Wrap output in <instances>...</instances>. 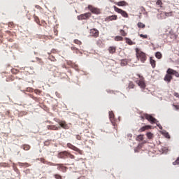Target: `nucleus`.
<instances>
[{
    "instance_id": "1",
    "label": "nucleus",
    "mask_w": 179,
    "mask_h": 179,
    "mask_svg": "<svg viewBox=\"0 0 179 179\" xmlns=\"http://www.w3.org/2000/svg\"><path fill=\"white\" fill-rule=\"evenodd\" d=\"M166 73L167 74L164 77V81L168 83H170V80H172V76H174L175 78H179V73L171 69H168V70L166 71Z\"/></svg>"
},
{
    "instance_id": "2",
    "label": "nucleus",
    "mask_w": 179,
    "mask_h": 179,
    "mask_svg": "<svg viewBox=\"0 0 179 179\" xmlns=\"http://www.w3.org/2000/svg\"><path fill=\"white\" fill-rule=\"evenodd\" d=\"M67 158L73 159H76V156H73L71 152H69V151H62L57 153V159H65Z\"/></svg>"
},
{
    "instance_id": "3",
    "label": "nucleus",
    "mask_w": 179,
    "mask_h": 179,
    "mask_svg": "<svg viewBox=\"0 0 179 179\" xmlns=\"http://www.w3.org/2000/svg\"><path fill=\"white\" fill-rule=\"evenodd\" d=\"M136 57L143 63H145V61L147 60V56L145 55V52H142L138 49H136Z\"/></svg>"
},
{
    "instance_id": "4",
    "label": "nucleus",
    "mask_w": 179,
    "mask_h": 179,
    "mask_svg": "<svg viewBox=\"0 0 179 179\" xmlns=\"http://www.w3.org/2000/svg\"><path fill=\"white\" fill-rule=\"evenodd\" d=\"M141 120H148V122H150V123L154 124L156 123V119H155L152 115L148 114H144L142 116H141Z\"/></svg>"
},
{
    "instance_id": "5",
    "label": "nucleus",
    "mask_w": 179,
    "mask_h": 179,
    "mask_svg": "<svg viewBox=\"0 0 179 179\" xmlns=\"http://www.w3.org/2000/svg\"><path fill=\"white\" fill-rule=\"evenodd\" d=\"M87 9H89L91 13H93L94 15H100V13H101L100 8H96L92 5H88Z\"/></svg>"
},
{
    "instance_id": "6",
    "label": "nucleus",
    "mask_w": 179,
    "mask_h": 179,
    "mask_svg": "<svg viewBox=\"0 0 179 179\" xmlns=\"http://www.w3.org/2000/svg\"><path fill=\"white\" fill-rule=\"evenodd\" d=\"M92 17V13H86L77 16L78 20H87Z\"/></svg>"
},
{
    "instance_id": "7",
    "label": "nucleus",
    "mask_w": 179,
    "mask_h": 179,
    "mask_svg": "<svg viewBox=\"0 0 179 179\" xmlns=\"http://www.w3.org/2000/svg\"><path fill=\"white\" fill-rule=\"evenodd\" d=\"M66 148L71 150H73V152L78 153V155H82V150L76 147V145H73V144L71 143H66Z\"/></svg>"
},
{
    "instance_id": "8",
    "label": "nucleus",
    "mask_w": 179,
    "mask_h": 179,
    "mask_svg": "<svg viewBox=\"0 0 179 179\" xmlns=\"http://www.w3.org/2000/svg\"><path fill=\"white\" fill-rule=\"evenodd\" d=\"M138 78H141V80H136V84L138 87H141V89H145V79L142 78L140 75H138Z\"/></svg>"
},
{
    "instance_id": "9",
    "label": "nucleus",
    "mask_w": 179,
    "mask_h": 179,
    "mask_svg": "<svg viewBox=\"0 0 179 179\" xmlns=\"http://www.w3.org/2000/svg\"><path fill=\"white\" fill-rule=\"evenodd\" d=\"M115 12L117 13H120L123 17H128V13H127L124 10L121 8H117V6H114Z\"/></svg>"
},
{
    "instance_id": "10",
    "label": "nucleus",
    "mask_w": 179,
    "mask_h": 179,
    "mask_svg": "<svg viewBox=\"0 0 179 179\" xmlns=\"http://www.w3.org/2000/svg\"><path fill=\"white\" fill-rule=\"evenodd\" d=\"M57 124H59V127H62V129H69V124H66V122L64 120L57 121Z\"/></svg>"
},
{
    "instance_id": "11",
    "label": "nucleus",
    "mask_w": 179,
    "mask_h": 179,
    "mask_svg": "<svg viewBox=\"0 0 179 179\" xmlns=\"http://www.w3.org/2000/svg\"><path fill=\"white\" fill-rule=\"evenodd\" d=\"M45 129H48V130L50 131H59V129H64V128H62V127H57L55 125H48V126H45Z\"/></svg>"
},
{
    "instance_id": "12",
    "label": "nucleus",
    "mask_w": 179,
    "mask_h": 179,
    "mask_svg": "<svg viewBox=\"0 0 179 179\" xmlns=\"http://www.w3.org/2000/svg\"><path fill=\"white\" fill-rule=\"evenodd\" d=\"M90 36H92V37H95L97 38L99 37V30H97L96 29H90Z\"/></svg>"
},
{
    "instance_id": "13",
    "label": "nucleus",
    "mask_w": 179,
    "mask_h": 179,
    "mask_svg": "<svg viewBox=\"0 0 179 179\" xmlns=\"http://www.w3.org/2000/svg\"><path fill=\"white\" fill-rule=\"evenodd\" d=\"M108 118L110 119V123L113 124V126H115V114L112 113V111L108 112Z\"/></svg>"
},
{
    "instance_id": "14",
    "label": "nucleus",
    "mask_w": 179,
    "mask_h": 179,
    "mask_svg": "<svg viewBox=\"0 0 179 179\" xmlns=\"http://www.w3.org/2000/svg\"><path fill=\"white\" fill-rule=\"evenodd\" d=\"M150 129H152V126L145 125L143 126V127H141V129H138V132H145V131L149 130Z\"/></svg>"
},
{
    "instance_id": "15",
    "label": "nucleus",
    "mask_w": 179,
    "mask_h": 179,
    "mask_svg": "<svg viewBox=\"0 0 179 179\" xmlns=\"http://www.w3.org/2000/svg\"><path fill=\"white\" fill-rule=\"evenodd\" d=\"M117 16L116 15H113L110 16L106 17L105 19L106 22H111V20H117Z\"/></svg>"
},
{
    "instance_id": "16",
    "label": "nucleus",
    "mask_w": 179,
    "mask_h": 179,
    "mask_svg": "<svg viewBox=\"0 0 179 179\" xmlns=\"http://www.w3.org/2000/svg\"><path fill=\"white\" fill-rule=\"evenodd\" d=\"M43 164H48V166H57V167L64 166V164H55L52 162L43 163Z\"/></svg>"
},
{
    "instance_id": "17",
    "label": "nucleus",
    "mask_w": 179,
    "mask_h": 179,
    "mask_svg": "<svg viewBox=\"0 0 179 179\" xmlns=\"http://www.w3.org/2000/svg\"><path fill=\"white\" fill-rule=\"evenodd\" d=\"M169 34H170V38L172 40H176V38H177V34L174 33V31L173 29H171V31H169Z\"/></svg>"
},
{
    "instance_id": "18",
    "label": "nucleus",
    "mask_w": 179,
    "mask_h": 179,
    "mask_svg": "<svg viewBox=\"0 0 179 179\" xmlns=\"http://www.w3.org/2000/svg\"><path fill=\"white\" fill-rule=\"evenodd\" d=\"M117 6H127L128 5V3L125 1H119L117 3Z\"/></svg>"
},
{
    "instance_id": "19",
    "label": "nucleus",
    "mask_w": 179,
    "mask_h": 179,
    "mask_svg": "<svg viewBox=\"0 0 179 179\" xmlns=\"http://www.w3.org/2000/svg\"><path fill=\"white\" fill-rule=\"evenodd\" d=\"M34 22H36L37 24H38L39 26H41V23L40 22V18H38L37 15H34Z\"/></svg>"
},
{
    "instance_id": "20",
    "label": "nucleus",
    "mask_w": 179,
    "mask_h": 179,
    "mask_svg": "<svg viewBox=\"0 0 179 179\" xmlns=\"http://www.w3.org/2000/svg\"><path fill=\"white\" fill-rule=\"evenodd\" d=\"M150 65L152 66V68L156 67V61H154L153 59L150 58Z\"/></svg>"
},
{
    "instance_id": "21",
    "label": "nucleus",
    "mask_w": 179,
    "mask_h": 179,
    "mask_svg": "<svg viewBox=\"0 0 179 179\" xmlns=\"http://www.w3.org/2000/svg\"><path fill=\"white\" fill-rule=\"evenodd\" d=\"M125 40H126L127 44H129V45H132L135 44V43H134L132 41V40H131L130 38H125Z\"/></svg>"
},
{
    "instance_id": "22",
    "label": "nucleus",
    "mask_w": 179,
    "mask_h": 179,
    "mask_svg": "<svg viewBox=\"0 0 179 179\" xmlns=\"http://www.w3.org/2000/svg\"><path fill=\"white\" fill-rule=\"evenodd\" d=\"M137 26L138 29H145L146 27V25L142 22H138Z\"/></svg>"
},
{
    "instance_id": "23",
    "label": "nucleus",
    "mask_w": 179,
    "mask_h": 179,
    "mask_svg": "<svg viewBox=\"0 0 179 179\" xmlns=\"http://www.w3.org/2000/svg\"><path fill=\"white\" fill-rule=\"evenodd\" d=\"M57 171H62V173H66V166H57Z\"/></svg>"
},
{
    "instance_id": "24",
    "label": "nucleus",
    "mask_w": 179,
    "mask_h": 179,
    "mask_svg": "<svg viewBox=\"0 0 179 179\" xmlns=\"http://www.w3.org/2000/svg\"><path fill=\"white\" fill-rule=\"evenodd\" d=\"M20 148H22V150H25V151H27L29 150V148H30V146H29V145H22V146H20Z\"/></svg>"
},
{
    "instance_id": "25",
    "label": "nucleus",
    "mask_w": 179,
    "mask_h": 179,
    "mask_svg": "<svg viewBox=\"0 0 179 179\" xmlns=\"http://www.w3.org/2000/svg\"><path fill=\"white\" fill-rule=\"evenodd\" d=\"M164 19H166V17H169L170 16H173V12H169V13H164Z\"/></svg>"
},
{
    "instance_id": "26",
    "label": "nucleus",
    "mask_w": 179,
    "mask_h": 179,
    "mask_svg": "<svg viewBox=\"0 0 179 179\" xmlns=\"http://www.w3.org/2000/svg\"><path fill=\"white\" fill-rule=\"evenodd\" d=\"M108 52H110V54L115 53V47L110 46L108 48Z\"/></svg>"
},
{
    "instance_id": "27",
    "label": "nucleus",
    "mask_w": 179,
    "mask_h": 179,
    "mask_svg": "<svg viewBox=\"0 0 179 179\" xmlns=\"http://www.w3.org/2000/svg\"><path fill=\"white\" fill-rule=\"evenodd\" d=\"M145 136H148V139H152L154 137V134H152V132H148Z\"/></svg>"
},
{
    "instance_id": "28",
    "label": "nucleus",
    "mask_w": 179,
    "mask_h": 179,
    "mask_svg": "<svg viewBox=\"0 0 179 179\" xmlns=\"http://www.w3.org/2000/svg\"><path fill=\"white\" fill-rule=\"evenodd\" d=\"M154 57H157L158 59H161V52H157V53L154 54Z\"/></svg>"
},
{
    "instance_id": "29",
    "label": "nucleus",
    "mask_w": 179,
    "mask_h": 179,
    "mask_svg": "<svg viewBox=\"0 0 179 179\" xmlns=\"http://www.w3.org/2000/svg\"><path fill=\"white\" fill-rule=\"evenodd\" d=\"M135 87V85H133L132 82H129V87H127V89L131 90V89H133V87Z\"/></svg>"
},
{
    "instance_id": "30",
    "label": "nucleus",
    "mask_w": 179,
    "mask_h": 179,
    "mask_svg": "<svg viewBox=\"0 0 179 179\" xmlns=\"http://www.w3.org/2000/svg\"><path fill=\"white\" fill-rule=\"evenodd\" d=\"M126 64H127V62H126V59H122L121 63H120V65L122 66H125Z\"/></svg>"
},
{
    "instance_id": "31",
    "label": "nucleus",
    "mask_w": 179,
    "mask_h": 179,
    "mask_svg": "<svg viewBox=\"0 0 179 179\" xmlns=\"http://www.w3.org/2000/svg\"><path fill=\"white\" fill-rule=\"evenodd\" d=\"M179 165V157H178V159H175V162H173V166Z\"/></svg>"
},
{
    "instance_id": "32",
    "label": "nucleus",
    "mask_w": 179,
    "mask_h": 179,
    "mask_svg": "<svg viewBox=\"0 0 179 179\" xmlns=\"http://www.w3.org/2000/svg\"><path fill=\"white\" fill-rule=\"evenodd\" d=\"M52 177H54L55 179H62V176H60L59 174L52 175Z\"/></svg>"
},
{
    "instance_id": "33",
    "label": "nucleus",
    "mask_w": 179,
    "mask_h": 179,
    "mask_svg": "<svg viewBox=\"0 0 179 179\" xmlns=\"http://www.w3.org/2000/svg\"><path fill=\"white\" fill-rule=\"evenodd\" d=\"M136 141L138 142L142 141V135H138V136L136 137Z\"/></svg>"
},
{
    "instance_id": "34",
    "label": "nucleus",
    "mask_w": 179,
    "mask_h": 179,
    "mask_svg": "<svg viewBox=\"0 0 179 179\" xmlns=\"http://www.w3.org/2000/svg\"><path fill=\"white\" fill-rule=\"evenodd\" d=\"M74 44H77L78 45H80L82 44V42L78 39L74 40Z\"/></svg>"
},
{
    "instance_id": "35",
    "label": "nucleus",
    "mask_w": 179,
    "mask_h": 179,
    "mask_svg": "<svg viewBox=\"0 0 179 179\" xmlns=\"http://www.w3.org/2000/svg\"><path fill=\"white\" fill-rule=\"evenodd\" d=\"M115 41H122V36H116L115 38Z\"/></svg>"
},
{
    "instance_id": "36",
    "label": "nucleus",
    "mask_w": 179,
    "mask_h": 179,
    "mask_svg": "<svg viewBox=\"0 0 179 179\" xmlns=\"http://www.w3.org/2000/svg\"><path fill=\"white\" fill-rule=\"evenodd\" d=\"M120 34L121 36H123L124 37H125V36H127V32H125V31H124L123 29H121Z\"/></svg>"
},
{
    "instance_id": "37",
    "label": "nucleus",
    "mask_w": 179,
    "mask_h": 179,
    "mask_svg": "<svg viewBox=\"0 0 179 179\" xmlns=\"http://www.w3.org/2000/svg\"><path fill=\"white\" fill-rule=\"evenodd\" d=\"M156 5H159V6H162V5H163V2L162 1V0H157L156 2Z\"/></svg>"
},
{
    "instance_id": "38",
    "label": "nucleus",
    "mask_w": 179,
    "mask_h": 179,
    "mask_svg": "<svg viewBox=\"0 0 179 179\" xmlns=\"http://www.w3.org/2000/svg\"><path fill=\"white\" fill-rule=\"evenodd\" d=\"M40 162H41L42 164L51 163L48 161H45V159L43 158L40 159Z\"/></svg>"
},
{
    "instance_id": "39",
    "label": "nucleus",
    "mask_w": 179,
    "mask_h": 179,
    "mask_svg": "<svg viewBox=\"0 0 179 179\" xmlns=\"http://www.w3.org/2000/svg\"><path fill=\"white\" fill-rule=\"evenodd\" d=\"M6 163L1 162L0 163V168H6Z\"/></svg>"
},
{
    "instance_id": "40",
    "label": "nucleus",
    "mask_w": 179,
    "mask_h": 179,
    "mask_svg": "<svg viewBox=\"0 0 179 179\" xmlns=\"http://www.w3.org/2000/svg\"><path fill=\"white\" fill-rule=\"evenodd\" d=\"M48 59L50 60V62H55V57H52V56H49Z\"/></svg>"
},
{
    "instance_id": "41",
    "label": "nucleus",
    "mask_w": 179,
    "mask_h": 179,
    "mask_svg": "<svg viewBox=\"0 0 179 179\" xmlns=\"http://www.w3.org/2000/svg\"><path fill=\"white\" fill-rule=\"evenodd\" d=\"M140 37H141L142 38H148V35H143V34H140L139 35Z\"/></svg>"
},
{
    "instance_id": "42",
    "label": "nucleus",
    "mask_w": 179,
    "mask_h": 179,
    "mask_svg": "<svg viewBox=\"0 0 179 179\" xmlns=\"http://www.w3.org/2000/svg\"><path fill=\"white\" fill-rule=\"evenodd\" d=\"M13 25H14L13 22H8V27H13Z\"/></svg>"
},
{
    "instance_id": "43",
    "label": "nucleus",
    "mask_w": 179,
    "mask_h": 179,
    "mask_svg": "<svg viewBox=\"0 0 179 179\" xmlns=\"http://www.w3.org/2000/svg\"><path fill=\"white\" fill-rule=\"evenodd\" d=\"M11 73L13 74H17V70L16 69H11Z\"/></svg>"
},
{
    "instance_id": "44",
    "label": "nucleus",
    "mask_w": 179,
    "mask_h": 179,
    "mask_svg": "<svg viewBox=\"0 0 179 179\" xmlns=\"http://www.w3.org/2000/svg\"><path fill=\"white\" fill-rule=\"evenodd\" d=\"M173 95H174L175 97L179 99V93L175 92L174 94H173Z\"/></svg>"
},
{
    "instance_id": "45",
    "label": "nucleus",
    "mask_w": 179,
    "mask_h": 179,
    "mask_svg": "<svg viewBox=\"0 0 179 179\" xmlns=\"http://www.w3.org/2000/svg\"><path fill=\"white\" fill-rule=\"evenodd\" d=\"M173 107L175 108V110H179V106L178 105H173Z\"/></svg>"
},
{
    "instance_id": "46",
    "label": "nucleus",
    "mask_w": 179,
    "mask_h": 179,
    "mask_svg": "<svg viewBox=\"0 0 179 179\" xmlns=\"http://www.w3.org/2000/svg\"><path fill=\"white\" fill-rule=\"evenodd\" d=\"M35 8H36V9H39V10L42 9V8H41V6H38V5H36V6H35Z\"/></svg>"
},
{
    "instance_id": "47",
    "label": "nucleus",
    "mask_w": 179,
    "mask_h": 179,
    "mask_svg": "<svg viewBox=\"0 0 179 179\" xmlns=\"http://www.w3.org/2000/svg\"><path fill=\"white\" fill-rule=\"evenodd\" d=\"M80 135H76V140L80 141Z\"/></svg>"
},
{
    "instance_id": "48",
    "label": "nucleus",
    "mask_w": 179,
    "mask_h": 179,
    "mask_svg": "<svg viewBox=\"0 0 179 179\" xmlns=\"http://www.w3.org/2000/svg\"><path fill=\"white\" fill-rule=\"evenodd\" d=\"M6 34H8V36H10L12 34V32H10V31H6Z\"/></svg>"
},
{
    "instance_id": "49",
    "label": "nucleus",
    "mask_w": 179,
    "mask_h": 179,
    "mask_svg": "<svg viewBox=\"0 0 179 179\" xmlns=\"http://www.w3.org/2000/svg\"><path fill=\"white\" fill-rule=\"evenodd\" d=\"M166 138H169L168 134H166Z\"/></svg>"
},
{
    "instance_id": "50",
    "label": "nucleus",
    "mask_w": 179,
    "mask_h": 179,
    "mask_svg": "<svg viewBox=\"0 0 179 179\" xmlns=\"http://www.w3.org/2000/svg\"><path fill=\"white\" fill-rule=\"evenodd\" d=\"M85 178L83 177H80V178H78V179H84Z\"/></svg>"
},
{
    "instance_id": "51",
    "label": "nucleus",
    "mask_w": 179,
    "mask_h": 179,
    "mask_svg": "<svg viewBox=\"0 0 179 179\" xmlns=\"http://www.w3.org/2000/svg\"><path fill=\"white\" fill-rule=\"evenodd\" d=\"M162 128H161V126H159V129H161Z\"/></svg>"
},
{
    "instance_id": "52",
    "label": "nucleus",
    "mask_w": 179,
    "mask_h": 179,
    "mask_svg": "<svg viewBox=\"0 0 179 179\" xmlns=\"http://www.w3.org/2000/svg\"><path fill=\"white\" fill-rule=\"evenodd\" d=\"M73 48H71V49H73Z\"/></svg>"
},
{
    "instance_id": "53",
    "label": "nucleus",
    "mask_w": 179,
    "mask_h": 179,
    "mask_svg": "<svg viewBox=\"0 0 179 179\" xmlns=\"http://www.w3.org/2000/svg\"><path fill=\"white\" fill-rule=\"evenodd\" d=\"M178 52H179V50H178Z\"/></svg>"
}]
</instances>
